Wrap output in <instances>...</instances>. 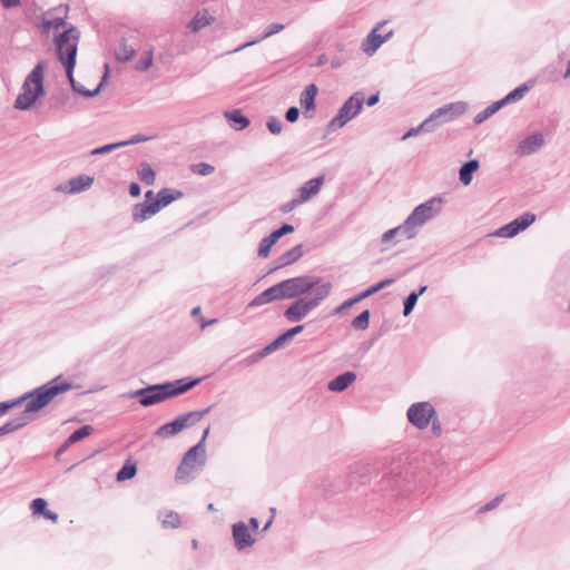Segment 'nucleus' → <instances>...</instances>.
Listing matches in <instances>:
<instances>
[{
	"label": "nucleus",
	"instance_id": "nucleus-7",
	"mask_svg": "<svg viewBox=\"0 0 570 570\" xmlns=\"http://www.w3.org/2000/svg\"><path fill=\"white\" fill-rule=\"evenodd\" d=\"M78 41L79 31L73 26H70L55 38L58 59L69 72L76 66Z\"/></svg>",
	"mask_w": 570,
	"mask_h": 570
},
{
	"label": "nucleus",
	"instance_id": "nucleus-40",
	"mask_svg": "<svg viewBox=\"0 0 570 570\" xmlns=\"http://www.w3.org/2000/svg\"><path fill=\"white\" fill-rule=\"evenodd\" d=\"M304 330V325H296L289 330H287L286 332H284L283 334H281L278 337L275 338V342L279 345V347L288 340L293 338L295 335L299 334L301 332H303Z\"/></svg>",
	"mask_w": 570,
	"mask_h": 570
},
{
	"label": "nucleus",
	"instance_id": "nucleus-62",
	"mask_svg": "<svg viewBox=\"0 0 570 570\" xmlns=\"http://www.w3.org/2000/svg\"><path fill=\"white\" fill-rule=\"evenodd\" d=\"M73 443H69V439H67L62 445L58 449V451L56 452V456H59L61 455L65 451H67V449L72 445Z\"/></svg>",
	"mask_w": 570,
	"mask_h": 570
},
{
	"label": "nucleus",
	"instance_id": "nucleus-64",
	"mask_svg": "<svg viewBox=\"0 0 570 570\" xmlns=\"http://www.w3.org/2000/svg\"><path fill=\"white\" fill-rule=\"evenodd\" d=\"M199 321H200V327H202V328H205V327H207V326H210V325H213V324H215V323L217 322V320H216V318L205 320L204 317H200V320H199Z\"/></svg>",
	"mask_w": 570,
	"mask_h": 570
},
{
	"label": "nucleus",
	"instance_id": "nucleus-23",
	"mask_svg": "<svg viewBox=\"0 0 570 570\" xmlns=\"http://www.w3.org/2000/svg\"><path fill=\"white\" fill-rule=\"evenodd\" d=\"M395 237H399L396 240H395V244L396 243H400L402 239H413L415 238L413 233L411 232V229L409 228V226L406 225V222L404 220L403 224L394 227V228H391L389 230H386L385 233H383L382 237H381V242L383 244L394 239Z\"/></svg>",
	"mask_w": 570,
	"mask_h": 570
},
{
	"label": "nucleus",
	"instance_id": "nucleus-8",
	"mask_svg": "<svg viewBox=\"0 0 570 570\" xmlns=\"http://www.w3.org/2000/svg\"><path fill=\"white\" fill-rule=\"evenodd\" d=\"M444 200L442 197H431L426 202L417 205L412 213L406 217L405 222L414 237L417 236L420 229L429 220L436 217L441 210Z\"/></svg>",
	"mask_w": 570,
	"mask_h": 570
},
{
	"label": "nucleus",
	"instance_id": "nucleus-13",
	"mask_svg": "<svg viewBox=\"0 0 570 570\" xmlns=\"http://www.w3.org/2000/svg\"><path fill=\"white\" fill-rule=\"evenodd\" d=\"M435 414V409L430 402L413 403L406 412L409 422L419 430L428 428Z\"/></svg>",
	"mask_w": 570,
	"mask_h": 570
},
{
	"label": "nucleus",
	"instance_id": "nucleus-42",
	"mask_svg": "<svg viewBox=\"0 0 570 570\" xmlns=\"http://www.w3.org/2000/svg\"><path fill=\"white\" fill-rule=\"evenodd\" d=\"M432 131H434L433 128L430 126V124L425 119L417 127L411 128L409 131H406L403 135L402 139L405 140V139H407L410 137H414V136L419 135L420 132H432Z\"/></svg>",
	"mask_w": 570,
	"mask_h": 570
},
{
	"label": "nucleus",
	"instance_id": "nucleus-43",
	"mask_svg": "<svg viewBox=\"0 0 570 570\" xmlns=\"http://www.w3.org/2000/svg\"><path fill=\"white\" fill-rule=\"evenodd\" d=\"M161 524L164 528L176 529L180 525V517L177 512L169 511L165 519H163Z\"/></svg>",
	"mask_w": 570,
	"mask_h": 570
},
{
	"label": "nucleus",
	"instance_id": "nucleus-56",
	"mask_svg": "<svg viewBox=\"0 0 570 570\" xmlns=\"http://www.w3.org/2000/svg\"><path fill=\"white\" fill-rule=\"evenodd\" d=\"M261 358H259V355L258 353H253L250 355H248L247 357H245L244 360L240 361V364L244 365V366H250L257 362H259Z\"/></svg>",
	"mask_w": 570,
	"mask_h": 570
},
{
	"label": "nucleus",
	"instance_id": "nucleus-30",
	"mask_svg": "<svg viewBox=\"0 0 570 570\" xmlns=\"http://www.w3.org/2000/svg\"><path fill=\"white\" fill-rule=\"evenodd\" d=\"M224 116L227 120L233 122L236 130H243L249 125V119L245 117L238 109L225 111Z\"/></svg>",
	"mask_w": 570,
	"mask_h": 570
},
{
	"label": "nucleus",
	"instance_id": "nucleus-19",
	"mask_svg": "<svg viewBox=\"0 0 570 570\" xmlns=\"http://www.w3.org/2000/svg\"><path fill=\"white\" fill-rule=\"evenodd\" d=\"M324 181V175L307 180L297 189L296 196L302 203L307 202L320 193Z\"/></svg>",
	"mask_w": 570,
	"mask_h": 570
},
{
	"label": "nucleus",
	"instance_id": "nucleus-52",
	"mask_svg": "<svg viewBox=\"0 0 570 570\" xmlns=\"http://www.w3.org/2000/svg\"><path fill=\"white\" fill-rule=\"evenodd\" d=\"M277 348H279V345L275 342V340L273 342H271L269 344H267L263 350H261L258 353L259 355V358L262 360L263 357L267 356L268 354L273 353L274 351H276Z\"/></svg>",
	"mask_w": 570,
	"mask_h": 570
},
{
	"label": "nucleus",
	"instance_id": "nucleus-54",
	"mask_svg": "<svg viewBox=\"0 0 570 570\" xmlns=\"http://www.w3.org/2000/svg\"><path fill=\"white\" fill-rule=\"evenodd\" d=\"M299 117V109L297 107H289L285 114V119L288 122H295Z\"/></svg>",
	"mask_w": 570,
	"mask_h": 570
},
{
	"label": "nucleus",
	"instance_id": "nucleus-12",
	"mask_svg": "<svg viewBox=\"0 0 570 570\" xmlns=\"http://www.w3.org/2000/svg\"><path fill=\"white\" fill-rule=\"evenodd\" d=\"M468 110V104L464 101H456L446 104L435 109L428 118L426 121L435 130L441 124L449 122L456 117L463 115Z\"/></svg>",
	"mask_w": 570,
	"mask_h": 570
},
{
	"label": "nucleus",
	"instance_id": "nucleus-63",
	"mask_svg": "<svg viewBox=\"0 0 570 570\" xmlns=\"http://www.w3.org/2000/svg\"><path fill=\"white\" fill-rule=\"evenodd\" d=\"M394 281H395L394 278H385L376 284L379 286V289L381 291V289L385 288L386 286L393 284Z\"/></svg>",
	"mask_w": 570,
	"mask_h": 570
},
{
	"label": "nucleus",
	"instance_id": "nucleus-9",
	"mask_svg": "<svg viewBox=\"0 0 570 570\" xmlns=\"http://www.w3.org/2000/svg\"><path fill=\"white\" fill-rule=\"evenodd\" d=\"M206 463V452L203 453L202 444L191 446L183 456L176 471V480L189 482L200 472Z\"/></svg>",
	"mask_w": 570,
	"mask_h": 570
},
{
	"label": "nucleus",
	"instance_id": "nucleus-1",
	"mask_svg": "<svg viewBox=\"0 0 570 570\" xmlns=\"http://www.w3.org/2000/svg\"><path fill=\"white\" fill-rule=\"evenodd\" d=\"M200 381L202 379H180L173 382L150 384L136 391L126 392L121 394V397L138 399V402L141 406L148 407L189 391Z\"/></svg>",
	"mask_w": 570,
	"mask_h": 570
},
{
	"label": "nucleus",
	"instance_id": "nucleus-25",
	"mask_svg": "<svg viewBox=\"0 0 570 570\" xmlns=\"http://www.w3.org/2000/svg\"><path fill=\"white\" fill-rule=\"evenodd\" d=\"M356 380V374L354 372H344L336 377H334L328 383V390L332 392H343L346 390L354 381Z\"/></svg>",
	"mask_w": 570,
	"mask_h": 570
},
{
	"label": "nucleus",
	"instance_id": "nucleus-3",
	"mask_svg": "<svg viewBox=\"0 0 570 570\" xmlns=\"http://www.w3.org/2000/svg\"><path fill=\"white\" fill-rule=\"evenodd\" d=\"M43 71L45 63L39 61L22 83L21 92L13 104L16 109L28 110L39 97L45 95Z\"/></svg>",
	"mask_w": 570,
	"mask_h": 570
},
{
	"label": "nucleus",
	"instance_id": "nucleus-47",
	"mask_svg": "<svg viewBox=\"0 0 570 570\" xmlns=\"http://www.w3.org/2000/svg\"><path fill=\"white\" fill-rule=\"evenodd\" d=\"M47 505H48V503L45 499L37 498V499L32 500L30 507H31L33 514H43L48 510Z\"/></svg>",
	"mask_w": 570,
	"mask_h": 570
},
{
	"label": "nucleus",
	"instance_id": "nucleus-15",
	"mask_svg": "<svg viewBox=\"0 0 570 570\" xmlns=\"http://www.w3.org/2000/svg\"><path fill=\"white\" fill-rule=\"evenodd\" d=\"M384 22L379 23L363 40L361 45V49L368 56H372L376 52V50L387 41L392 36L393 31H389L386 35L381 36L377 33L379 29L382 27Z\"/></svg>",
	"mask_w": 570,
	"mask_h": 570
},
{
	"label": "nucleus",
	"instance_id": "nucleus-38",
	"mask_svg": "<svg viewBox=\"0 0 570 570\" xmlns=\"http://www.w3.org/2000/svg\"><path fill=\"white\" fill-rule=\"evenodd\" d=\"M370 311L365 309L352 321V327L357 331H364L370 325Z\"/></svg>",
	"mask_w": 570,
	"mask_h": 570
},
{
	"label": "nucleus",
	"instance_id": "nucleus-36",
	"mask_svg": "<svg viewBox=\"0 0 570 570\" xmlns=\"http://www.w3.org/2000/svg\"><path fill=\"white\" fill-rule=\"evenodd\" d=\"M138 177L144 184L153 185L155 183L156 174L149 164L142 163L138 168Z\"/></svg>",
	"mask_w": 570,
	"mask_h": 570
},
{
	"label": "nucleus",
	"instance_id": "nucleus-51",
	"mask_svg": "<svg viewBox=\"0 0 570 570\" xmlns=\"http://www.w3.org/2000/svg\"><path fill=\"white\" fill-rule=\"evenodd\" d=\"M277 348H279V345L275 342V340L273 342H271L269 344H267L263 350H261L258 353L259 355V358L262 360L263 357L267 356L268 354L273 353L274 351H276Z\"/></svg>",
	"mask_w": 570,
	"mask_h": 570
},
{
	"label": "nucleus",
	"instance_id": "nucleus-27",
	"mask_svg": "<svg viewBox=\"0 0 570 570\" xmlns=\"http://www.w3.org/2000/svg\"><path fill=\"white\" fill-rule=\"evenodd\" d=\"M302 256H303V247H302V245H296L293 248H291L289 250L283 253L277 258V264H276L275 268H279V267H284L289 264H293L296 261H298Z\"/></svg>",
	"mask_w": 570,
	"mask_h": 570
},
{
	"label": "nucleus",
	"instance_id": "nucleus-35",
	"mask_svg": "<svg viewBox=\"0 0 570 570\" xmlns=\"http://www.w3.org/2000/svg\"><path fill=\"white\" fill-rule=\"evenodd\" d=\"M135 52V49L128 46L125 40H122L115 51V58L117 61L126 62L134 57Z\"/></svg>",
	"mask_w": 570,
	"mask_h": 570
},
{
	"label": "nucleus",
	"instance_id": "nucleus-32",
	"mask_svg": "<svg viewBox=\"0 0 570 570\" xmlns=\"http://www.w3.org/2000/svg\"><path fill=\"white\" fill-rule=\"evenodd\" d=\"M529 89L530 87L527 83H522L521 86L510 91L504 98L499 100V102L501 104L502 107H504L510 102L519 101L524 97Z\"/></svg>",
	"mask_w": 570,
	"mask_h": 570
},
{
	"label": "nucleus",
	"instance_id": "nucleus-10",
	"mask_svg": "<svg viewBox=\"0 0 570 570\" xmlns=\"http://www.w3.org/2000/svg\"><path fill=\"white\" fill-rule=\"evenodd\" d=\"M210 407H206L200 411H190L177 416L171 422L160 425L156 431L155 435L160 439H169L184 429L191 428L198 423L208 412Z\"/></svg>",
	"mask_w": 570,
	"mask_h": 570
},
{
	"label": "nucleus",
	"instance_id": "nucleus-5",
	"mask_svg": "<svg viewBox=\"0 0 570 570\" xmlns=\"http://www.w3.org/2000/svg\"><path fill=\"white\" fill-rule=\"evenodd\" d=\"M71 383L62 381L60 376H57L53 380L49 381L48 383L22 394L18 399L0 402V416L4 415L8 411L18 407L23 402L27 403L30 402L31 400H35L38 393H50L52 401L57 395L71 390Z\"/></svg>",
	"mask_w": 570,
	"mask_h": 570
},
{
	"label": "nucleus",
	"instance_id": "nucleus-57",
	"mask_svg": "<svg viewBox=\"0 0 570 570\" xmlns=\"http://www.w3.org/2000/svg\"><path fill=\"white\" fill-rule=\"evenodd\" d=\"M379 291L380 289H379L377 284H374L371 287H368L367 289H365L364 292H362L361 294H358L356 297L358 301H362V299L377 293Z\"/></svg>",
	"mask_w": 570,
	"mask_h": 570
},
{
	"label": "nucleus",
	"instance_id": "nucleus-53",
	"mask_svg": "<svg viewBox=\"0 0 570 570\" xmlns=\"http://www.w3.org/2000/svg\"><path fill=\"white\" fill-rule=\"evenodd\" d=\"M360 301L357 299V297H353V298H350V299H346L345 302H343L340 306H337L335 309H334V313L335 314H340L342 313L343 311L352 307L354 304L358 303Z\"/></svg>",
	"mask_w": 570,
	"mask_h": 570
},
{
	"label": "nucleus",
	"instance_id": "nucleus-16",
	"mask_svg": "<svg viewBox=\"0 0 570 570\" xmlns=\"http://www.w3.org/2000/svg\"><path fill=\"white\" fill-rule=\"evenodd\" d=\"M294 226L289 224H283L279 228L273 230L268 236L264 237L258 246V256L267 257L272 246L284 235L293 233Z\"/></svg>",
	"mask_w": 570,
	"mask_h": 570
},
{
	"label": "nucleus",
	"instance_id": "nucleus-14",
	"mask_svg": "<svg viewBox=\"0 0 570 570\" xmlns=\"http://www.w3.org/2000/svg\"><path fill=\"white\" fill-rule=\"evenodd\" d=\"M534 220L535 215L530 212H527L521 216L517 217L515 219H513L512 222H510L509 224L500 227L495 232V235L499 237L512 238L517 236L519 233L525 230L530 225L534 223Z\"/></svg>",
	"mask_w": 570,
	"mask_h": 570
},
{
	"label": "nucleus",
	"instance_id": "nucleus-61",
	"mask_svg": "<svg viewBox=\"0 0 570 570\" xmlns=\"http://www.w3.org/2000/svg\"><path fill=\"white\" fill-rule=\"evenodd\" d=\"M4 8H14L20 4V0H1Z\"/></svg>",
	"mask_w": 570,
	"mask_h": 570
},
{
	"label": "nucleus",
	"instance_id": "nucleus-49",
	"mask_svg": "<svg viewBox=\"0 0 570 570\" xmlns=\"http://www.w3.org/2000/svg\"><path fill=\"white\" fill-rule=\"evenodd\" d=\"M301 204H303L297 196H295L293 199H291L289 202L287 203H284L282 206H281V212L284 213V214H287L292 210H294L297 206H299Z\"/></svg>",
	"mask_w": 570,
	"mask_h": 570
},
{
	"label": "nucleus",
	"instance_id": "nucleus-24",
	"mask_svg": "<svg viewBox=\"0 0 570 570\" xmlns=\"http://www.w3.org/2000/svg\"><path fill=\"white\" fill-rule=\"evenodd\" d=\"M317 91V86L315 83H311L305 87L299 96V105L304 109L303 115L305 117H307V112L309 110H315V97Z\"/></svg>",
	"mask_w": 570,
	"mask_h": 570
},
{
	"label": "nucleus",
	"instance_id": "nucleus-60",
	"mask_svg": "<svg viewBox=\"0 0 570 570\" xmlns=\"http://www.w3.org/2000/svg\"><path fill=\"white\" fill-rule=\"evenodd\" d=\"M379 100H380V95H379V92H377V94H375V95L370 96V97L366 99V105H367V106H370V107H372V106L376 105V104L379 102Z\"/></svg>",
	"mask_w": 570,
	"mask_h": 570
},
{
	"label": "nucleus",
	"instance_id": "nucleus-2",
	"mask_svg": "<svg viewBox=\"0 0 570 570\" xmlns=\"http://www.w3.org/2000/svg\"><path fill=\"white\" fill-rule=\"evenodd\" d=\"M283 299L299 298L311 293H315L318 287H328V293L332 292L333 285L322 277L313 275H302L284 279L278 283Z\"/></svg>",
	"mask_w": 570,
	"mask_h": 570
},
{
	"label": "nucleus",
	"instance_id": "nucleus-29",
	"mask_svg": "<svg viewBox=\"0 0 570 570\" xmlns=\"http://www.w3.org/2000/svg\"><path fill=\"white\" fill-rule=\"evenodd\" d=\"M284 29H285V26L283 23H271L267 27L266 31L262 36H259L258 38H256L254 40L245 42L240 47L236 48L234 51H239V50H242L244 48H247V47H250L253 45H256V43H258V42H261V41L272 37L273 35H276V33L281 32Z\"/></svg>",
	"mask_w": 570,
	"mask_h": 570
},
{
	"label": "nucleus",
	"instance_id": "nucleus-44",
	"mask_svg": "<svg viewBox=\"0 0 570 570\" xmlns=\"http://www.w3.org/2000/svg\"><path fill=\"white\" fill-rule=\"evenodd\" d=\"M215 170L214 166L207 163H198L191 166V171L200 176H208Z\"/></svg>",
	"mask_w": 570,
	"mask_h": 570
},
{
	"label": "nucleus",
	"instance_id": "nucleus-26",
	"mask_svg": "<svg viewBox=\"0 0 570 570\" xmlns=\"http://www.w3.org/2000/svg\"><path fill=\"white\" fill-rule=\"evenodd\" d=\"M183 197V193L177 189L171 188H163L157 193V199H155V203L159 206V210L163 207L168 206L173 202Z\"/></svg>",
	"mask_w": 570,
	"mask_h": 570
},
{
	"label": "nucleus",
	"instance_id": "nucleus-31",
	"mask_svg": "<svg viewBox=\"0 0 570 570\" xmlns=\"http://www.w3.org/2000/svg\"><path fill=\"white\" fill-rule=\"evenodd\" d=\"M213 20L214 18L209 16L206 11H198L188 23V28L193 32H197L206 26L210 24Z\"/></svg>",
	"mask_w": 570,
	"mask_h": 570
},
{
	"label": "nucleus",
	"instance_id": "nucleus-17",
	"mask_svg": "<svg viewBox=\"0 0 570 570\" xmlns=\"http://www.w3.org/2000/svg\"><path fill=\"white\" fill-rule=\"evenodd\" d=\"M232 535L238 551L249 548L255 543V539L252 537L248 527L243 521L233 524Z\"/></svg>",
	"mask_w": 570,
	"mask_h": 570
},
{
	"label": "nucleus",
	"instance_id": "nucleus-20",
	"mask_svg": "<svg viewBox=\"0 0 570 570\" xmlns=\"http://www.w3.org/2000/svg\"><path fill=\"white\" fill-rule=\"evenodd\" d=\"M283 299L278 283L268 287L248 303V308L259 307L265 304Z\"/></svg>",
	"mask_w": 570,
	"mask_h": 570
},
{
	"label": "nucleus",
	"instance_id": "nucleus-34",
	"mask_svg": "<svg viewBox=\"0 0 570 570\" xmlns=\"http://www.w3.org/2000/svg\"><path fill=\"white\" fill-rule=\"evenodd\" d=\"M106 67V72L102 77V80L100 81V83L94 89V90H89V89H86L81 83H78V85H73V91L83 96V97H87V98H91V97H95L97 96L101 88H102V85H104V80L107 78L108 76V65L105 66Z\"/></svg>",
	"mask_w": 570,
	"mask_h": 570
},
{
	"label": "nucleus",
	"instance_id": "nucleus-59",
	"mask_svg": "<svg viewBox=\"0 0 570 570\" xmlns=\"http://www.w3.org/2000/svg\"><path fill=\"white\" fill-rule=\"evenodd\" d=\"M47 27H53L55 29H59L60 27L65 26V20L62 18H57L53 21H47Z\"/></svg>",
	"mask_w": 570,
	"mask_h": 570
},
{
	"label": "nucleus",
	"instance_id": "nucleus-46",
	"mask_svg": "<svg viewBox=\"0 0 570 570\" xmlns=\"http://www.w3.org/2000/svg\"><path fill=\"white\" fill-rule=\"evenodd\" d=\"M120 147H122V144H120V141L112 142V144H107L105 146L97 147V148L92 149L90 151V155L96 156V155L108 154V153L114 151V150H116V149H118Z\"/></svg>",
	"mask_w": 570,
	"mask_h": 570
},
{
	"label": "nucleus",
	"instance_id": "nucleus-6",
	"mask_svg": "<svg viewBox=\"0 0 570 570\" xmlns=\"http://www.w3.org/2000/svg\"><path fill=\"white\" fill-rule=\"evenodd\" d=\"M51 402L50 393H38L35 400L26 403L24 410L17 417L0 426V436L16 432L24 428L33 419L35 413L46 407Z\"/></svg>",
	"mask_w": 570,
	"mask_h": 570
},
{
	"label": "nucleus",
	"instance_id": "nucleus-21",
	"mask_svg": "<svg viewBox=\"0 0 570 570\" xmlns=\"http://www.w3.org/2000/svg\"><path fill=\"white\" fill-rule=\"evenodd\" d=\"M94 183V177L88 175H79L68 180L67 185H60L58 190L67 194H78L88 189Z\"/></svg>",
	"mask_w": 570,
	"mask_h": 570
},
{
	"label": "nucleus",
	"instance_id": "nucleus-33",
	"mask_svg": "<svg viewBox=\"0 0 570 570\" xmlns=\"http://www.w3.org/2000/svg\"><path fill=\"white\" fill-rule=\"evenodd\" d=\"M502 108L501 104L498 101L492 102L490 106H488L484 110L480 111L475 115L473 121L475 125H480L483 121H485L488 118L493 116L497 111H499Z\"/></svg>",
	"mask_w": 570,
	"mask_h": 570
},
{
	"label": "nucleus",
	"instance_id": "nucleus-58",
	"mask_svg": "<svg viewBox=\"0 0 570 570\" xmlns=\"http://www.w3.org/2000/svg\"><path fill=\"white\" fill-rule=\"evenodd\" d=\"M141 188L137 183H131L129 185V195L132 197L140 196Z\"/></svg>",
	"mask_w": 570,
	"mask_h": 570
},
{
	"label": "nucleus",
	"instance_id": "nucleus-28",
	"mask_svg": "<svg viewBox=\"0 0 570 570\" xmlns=\"http://www.w3.org/2000/svg\"><path fill=\"white\" fill-rule=\"evenodd\" d=\"M479 166L480 164L476 159L464 163L459 170L460 181L465 186L470 185L472 181L473 173L479 169Z\"/></svg>",
	"mask_w": 570,
	"mask_h": 570
},
{
	"label": "nucleus",
	"instance_id": "nucleus-22",
	"mask_svg": "<svg viewBox=\"0 0 570 570\" xmlns=\"http://www.w3.org/2000/svg\"><path fill=\"white\" fill-rule=\"evenodd\" d=\"M159 212V206L154 202L138 203L132 207V220L135 223H142L156 215Z\"/></svg>",
	"mask_w": 570,
	"mask_h": 570
},
{
	"label": "nucleus",
	"instance_id": "nucleus-4",
	"mask_svg": "<svg viewBox=\"0 0 570 570\" xmlns=\"http://www.w3.org/2000/svg\"><path fill=\"white\" fill-rule=\"evenodd\" d=\"M328 287H318L315 293L295 299L283 313L287 322L297 323L317 308L328 296Z\"/></svg>",
	"mask_w": 570,
	"mask_h": 570
},
{
	"label": "nucleus",
	"instance_id": "nucleus-41",
	"mask_svg": "<svg viewBox=\"0 0 570 570\" xmlns=\"http://www.w3.org/2000/svg\"><path fill=\"white\" fill-rule=\"evenodd\" d=\"M420 297V293L412 292L407 295L403 303V315L409 316L414 309L417 299Z\"/></svg>",
	"mask_w": 570,
	"mask_h": 570
},
{
	"label": "nucleus",
	"instance_id": "nucleus-48",
	"mask_svg": "<svg viewBox=\"0 0 570 570\" xmlns=\"http://www.w3.org/2000/svg\"><path fill=\"white\" fill-rule=\"evenodd\" d=\"M266 126H267L268 130L271 131V134H273V135H278L282 131V122L279 121L278 118H276L274 116H271L267 119Z\"/></svg>",
	"mask_w": 570,
	"mask_h": 570
},
{
	"label": "nucleus",
	"instance_id": "nucleus-37",
	"mask_svg": "<svg viewBox=\"0 0 570 570\" xmlns=\"http://www.w3.org/2000/svg\"><path fill=\"white\" fill-rule=\"evenodd\" d=\"M137 473V465L136 463L127 462L125 463L120 470L117 472V481H127L132 479Z\"/></svg>",
	"mask_w": 570,
	"mask_h": 570
},
{
	"label": "nucleus",
	"instance_id": "nucleus-50",
	"mask_svg": "<svg viewBox=\"0 0 570 570\" xmlns=\"http://www.w3.org/2000/svg\"><path fill=\"white\" fill-rule=\"evenodd\" d=\"M504 494L497 495L494 499H492L490 502H488L485 505H483L479 512H488L493 509H495L503 500Z\"/></svg>",
	"mask_w": 570,
	"mask_h": 570
},
{
	"label": "nucleus",
	"instance_id": "nucleus-18",
	"mask_svg": "<svg viewBox=\"0 0 570 570\" xmlns=\"http://www.w3.org/2000/svg\"><path fill=\"white\" fill-rule=\"evenodd\" d=\"M544 145V136L541 132H534L522 139L515 149L519 156H529L537 153Z\"/></svg>",
	"mask_w": 570,
	"mask_h": 570
},
{
	"label": "nucleus",
	"instance_id": "nucleus-11",
	"mask_svg": "<svg viewBox=\"0 0 570 570\" xmlns=\"http://www.w3.org/2000/svg\"><path fill=\"white\" fill-rule=\"evenodd\" d=\"M364 94L362 91L354 92L338 109L336 116L331 119L327 125L328 131H334L344 127L350 120L355 118L363 108Z\"/></svg>",
	"mask_w": 570,
	"mask_h": 570
},
{
	"label": "nucleus",
	"instance_id": "nucleus-39",
	"mask_svg": "<svg viewBox=\"0 0 570 570\" xmlns=\"http://www.w3.org/2000/svg\"><path fill=\"white\" fill-rule=\"evenodd\" d=\"M94 431V428L91 425H82L78 430L73 431L69 436V443H77L81 441L82 439L89 436Z\"/></svg>",
	"mask_w": 570,
	"mask_h": 570
},
{
	"label": "nucleus",
	"instance_id": "nucleus-55",
	"mask_svg": "<svg viewBox=\"0 0 570 570\" xmlns=\"http://www.w3.org/2000/svg\"><path fill=\"white\" fill-rule=\"evenodd\" d=\"M148 139L149 138L144 135H135L131 138H129L128 140L120 141V144H122V147H125V146L135 145L138 142H144V141H147Z\"/></svg>",
	"mask_w": 570,
	"mask_h": 570
},
{
	"label": "nucleus",
	"instance_id": "nucleus-45",
	"mask_svg": "<svg viewBox=\"0 0 570 570\" xmlns=\"http://www.w3.org/2000/svg\"><path fill=\"white\" fill-rule=\"evenodd\" d=\"M153 65V52L147 51L136 63V70L146 71Z\"/></svg>",
	"mask_w": 570,
	"mask_h": 570
}]
</instances>
